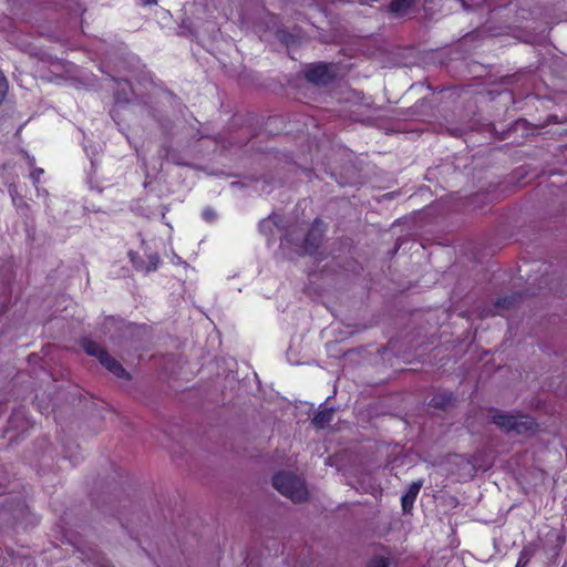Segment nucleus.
<instances>
[{
	"label": "nucleus",
	"mask_w": 567,
	"mask_h": 567,
	"mask_svg": "<svg viewBox=\"0 0 567 567\" xmlns=\"http://www.w3.org/2000/svg\"><path fill=\"white\" fill-rule=\"evenodd\" d=\"M275 488L285 497L300 503L308 497V491L302 480L291 473H279L274 477Z\"/></svg>",
	"instance_id": "f257e3e1"
},
{
	"label": "nucleus",
	"mask_w": 567,
	"mask_h": 567,
	"mask_svg": "<svg viewBox=\"0 0 567 567\" xmlns=\"http://www.w3.org/2000/svg\"><path fill=\"white\" fill-rule=\"evenodd\" d=\"M492 421L498 427L506 432L514 431L518 434L530 432L535 429V421L526 415H509L501 412H495L492 415Z\"/></svg>",
	"instance_id": "f03ea898"
},
{
	"label": "nucleus",
	"mask_w": 567,
	"mask_h": 567,
	"mask_svg": "<svg viewBox=\"0 0 567 567\" xmlns=\"http://www.w3.org/2000/svg\"><path fill=\"white\" fill-rule=\"evenodd\" d=\"M85 351L90 355H96L101 364H103L109 371L118 378H125L126 372L123 367L113 359L109 353L102 350L99 344L94 342H86Z\"/></svg>",
	"instance_id": "7ed1b4c3"
},
{
	"label": "nucleus",
	"mask_w": 567,
	"mask_h": 567,
	"mask_svg": "<svg viewBox=\"0 0 567 567\" xmlns=\"http://www.w3.org/2000/svg\"><path fill=\"white\" fill-rule=\"evenodd\" d=\"M333 74L328 65L324 64H318L315 66H311L306 72V78L309 82L317 84V85H323L327 84L331 79Z\"/></svg>",
	"instance_id": "20e7f679"
},
{
	"label": "nucleus",
	"mask_w": 567,
	"mask_h": 567,
	"mask_svg": "<svg viewBox=\"0 0 567 567\" xmlns=\"http://www.w3.org/2000/svg\"><path fill=\"white\" fill-rule=\"evenodd\" d=\"M422 487V483L421 482H413L406 493L402 496L401 498V503H402V508L404 512H408L410 511V508L412 507L420 489Z\"/></svg>",
	"instance_id": "39448f33"
},
{
	"label": "nucleus",
	"mask_w": 567,
	"mask_h": 567,
	"mask_svg": "<svg viewBox=\"0 0 567 567\" xmlns=\"http://www.w3.org/2000/svg\"><path fill=\"white\" fill-rule=\"evenodd\" d=\"M332 415V409H322L313 417V424L318 427H324L327 424L331 422Z\"/></svg>",
	"instance_id": "423d86ee"
},
{
	"label": "nucleus",
	"mask_w": 567,
	"mask_h": 567,
	"mask_svg": "<svg viewBox=\"0 0 567 567\" xmlns=\"http://www.w3.org/2000/svg\"><path fill=\"white\" fill-rule=\"evenodd\" d=\"M128 256H130L131 261L135 265V267H136V268H138V269H145L146 271H150V270L155 269V268H156V266H157V262H158V256H157V255H151V256H150V264H151V265H150V266H147V267H144V266L140 262V260H138V258H137V255H136L135 252H132V251H131V252L128 254Z\"/></svg>",
	"instance_id": "0eeeda50"
},
{
	"label": "nucleus",
	"mask_w": 567,
	"mask_h": 567,
	"mask_svg": "<svg viewBox=\"0 0 567 567\" xmlns=\"http://www.w3.org/2000/svg\"><path fill=\"white\" fill-rule=\"evenodd\" d=\"M413 1L414 0H393L391 3V11L402 14L412 6Z\"/></svg>",
	"instance_id": "6e6552de"
},
{
	"label": "nucleus",
	"mask_w": 567,
	"mask_h": 567,
	"mask_svg": "<svg viewBox=\"0 0 567 567\" xmlns=\"http://www.w3.org/2000/svg\"><path fill=\"white\" fill-rule=\"evenodd\" d=\"M390 561L386 557L377 556L372 558L369 563V567H389Z\"/></svg>",
	"instance_id": "1a4fd4ad"
},
{
	"label": "nucleus",
	"mask_w": 567,
	"mask_h": 567,
	"mask_svg": "<svg viewBox=\"0 0 567 567\" xmlns=\"http://www.w3.org/2000/svg\"><path fill=\"white\" fill-rule=\"evenodd\" d=\"M7 91H8V83H7L4 75L0 71V104L2 103V101L6 97Z\"/></svg>",
	"instance_id": "9d476101"
},
{
	"label": "nucleus",
	"mask_w": 567,
	"mask_h": 567,
	"mask_svg": "<svg viewBox=\"0 0 567 567\" xmlns=\"http://www.w3.org/2000/svg\"><path fill=\"white\" fill-rule=\"evenodd\" d=\"M528 563V558L525 553H523L517 561L516 567H525Z\"/></svg>",
	"instance_id": "9b49d317"
},
{
	"label": "nucleus",
	"mask_w": 567,
	"mask_h": 567,
	"mask_svg": "<svg viewBox=\"0 0 567 567\" xmlns=\"http://www.w3.org/2000/svg\"><path fill=\"white\" fill-rule=\"evenodd\" d=\"M203 216L206 220H212V219H214L215 214L212 209H205L203 212Z\"/></svg>",
	"instance_id": "f8f14e48"
},
{
	"label": "nucleus",
	"mask_w": 567,
	"mask_h": 567,
	"mask_svg": "<svg viewBox=\"0 0 567 567\" xmlns=\"http://www.w3.org/2000/svg\"><path fill=\"white\" fill-rule=\"evenodd\" d=\"M321 223H317L313 227V231H318L319 234L321 233Z\"/></svg>",
	"instance_id": "ddd939ff"
},
{
	"label": "nucleus",
	"mask_w": 567,
	"mask_h": 567,
	"mask_svg": "<svg viewBox=\"0 0 567 567\" xmlns=\"http://www.w3.org/2000/svg\"><path fill=\"white\" fill-rule=\"evenodd\" d=\"M270 224H271V220H270V219H269V220H264V221L260 224V227H261V228H264V227H266V226H268V225H270Z\"/></svg>",
	"instance_id": "4468645a"
}]
</instances>
